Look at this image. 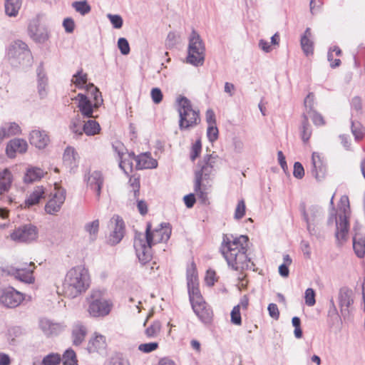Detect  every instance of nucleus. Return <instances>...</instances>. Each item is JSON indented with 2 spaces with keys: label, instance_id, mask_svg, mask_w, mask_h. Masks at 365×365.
<instances>
[{
  "label": "nucleus",
  "instance_id": "nucleus-8",
  "mask_svg": "<svg viewBox=\"0 0 365 365\" xmlns=\"http://www.w3.org/2000/svg\"><path fill=\"white\" fill-rule=\"evenodd\" d=\"M205 48L199 34L192 31L189 41L187 61L194 66H202L205 61Z\"/></svg>",
  "mask_w": 365,
  "mask_h": 365
},
{
  "label": "nucleus",
  "instance_id": "nucleus-38",
  "mask_svg": "<svg viewBox=\"0 0 365 365\" xmlns=\"http://www.w3.org/2000/svg\"><path fill=\"white\" fill-rule=\"evenodd\" d=\"M1 128L4 131L6 138L19 135L21 133V127L14 122L5 123Z\"/></svg>",
  "mask_w": 365,
  "mask_h": 365
},
{
  "label": "nucleus",
  "instance_id": "nucleus-19",
  "mask_svg": "<svg viewBox=\"0 0 365 365\" xmlns=\"http://www.w3.org/2000/svg\"><path fill=\"white\" fill-rule=\"evenodd\" d=\"M65 199V191L62 190H56L53 197L46 204V212L48 214H54L58 212L63 204Z\"/></svg>",
  "mask_w": 365,
  "mask_h": 365
},
{
  "label": "nucleus",
  "instance_id": "nucleus-59",
  "mask_svg": "<svg viewBox=\"0 0 365 365\" xmlns=\"http://www.w3.org/2000/svg\"><path fill=\"white\" fill-rule=\"evenodd\" d=\"M245 213V204L243 200L239 201L235 208V218L241 219L244 217Z\"/></svg>",
  "mask_w": 365,
  "mask_h": 365
},
{
  "label": "nucleus",
  "instance_id": "nucleus-32",
  "mask_svg": "<svg viewBox=\"0 0 365 365\" xmlns=\"http://www.w3.org/2000/svg\"><path fill=\"white\" fill-rule=\"evenodd\" d=\"M87 331L84 326L76 325L72 330L73 343L74 345H80L85 339Z\"/></svg>",
  "mask_w": 365,
  "mask_h": 365
},
{
  "label": "nucleus",
  "instance_id": "nucleus-49",
  "mask_svg": "<svg viewBox=\"0 0 365 365\" xmlns=\"http://www.w3.org/2000/svg\"><path fill=\"white\" fill-rule=\"evenodd\" d=\"M202 150V143L200 139L197 140L195 143L192 144L190 150V159L192 161H195L196 158L200 156Z\"/></svg>",
  "mask_w": 365,
  "mask_h": 365
},
{
  "label": "nucleus",
  "instance_id": "nucleus-58",
  "mask_svg": "<svg viewBox=\"0 0 365 365\" xmlns=\"http://www.w3.org/2000/svg\"><path fill=\"white\" fill-rule=\"evenodd\" d=\"M293 175L297 179H302L304 176V169L301 163H294Z\"/></svg>",
  "mask_w": 365,
  "mask_h": 365
},
{
  "label": "nucleus",
  "instance_id": "nucleus-5",
  "mask_svg": "<svg viewBox=\"0 0 365 365\" xmlns=\"http://www.w3.org/2000/svg\"><path fill=\"white\" fill-rule=\"evenodd\" d=\"M87 93L93 97V104L86 96L79 93L76 97V99L78 100V108L84 117L93 118V110L98 108L103 104V100L99 89L93 83H89L87 86Z\"/></svg>",
  "mask_w": 365,
  "mask_h": 365
},
{
  "label": "nucleus",
  "instance_id": "nucleus-41",
  "mask_svg": "<svg viewBox=\"0 0 365 365\" xmlns=\"http://www.w3.org/2000/svg\"><path fill=\"white\" fill-rule=\"evenodd\" d=\"M135 158V157L130 155H128L125 158L121 157V160L120 162L119 166L125 174L129 175L130 173H132L133 170V161Z\"/></svg>",
  "mask_w": 365,
  "mask_h": 365
},
{
  "label": "nucleus",
  "instance_id": "nucleus-33",
  "mask_svg": "<svg viewBox=\"0 0 365 365\" xmlns=\"http://www.w3.org/2000/svg\"><path fill=\"white\" fill-rule=\"evenodd\" d=\"M78 158V153L72 147H67L63 155V163L70 168L76 165Z\"/></svg>",
  "mask_w": 365,
  "mask_h": 365
},
{
  "label": "nucleus",
  "instance_id": "nucleus-57",
  "mask_svg": "<svg viewBox=\"0 0 365 365\" xmlns=\"http://www.w3.org/2000/svg\"><path fill=\"white\" fill-rule=\"evenodd\" d=\"M207 135L210 141L214 142L218 138V128L216 125H208Z\"/></svg>",
  "mask_w": 365,
  "mask_h": 365
},
{
  "label": "nucleus",
  "instance_id": "nucleus-45",
  "mask_svg": "<svg viewBox=\"0 0 365 365\" xmlns=\"http://www.w3.org/2000/svg\"><path fill=\"white\" fill-rule=\"evenodd\" d=\"M72 6L76 9V11L80 13L81 15H85L89 13L91 11V6L86 1H75L73 3Z\"/></svg>",
  "mask_w": 365,
  "mask_h": 365
},
{
  "label": "nucleus",
  "instance_id": "nucleus-37",
  "mask_svg": "<svg viewBox=\"0 0 365 365\" xmlns=\"http://www.w3.org/2000/svg\"><path fill=\"white\" fill-rule=\"evenodd\" d=\"M100 131L101 126L95 120H88L83 125V133H85L88 136L97 135Z\"/></svg>",
  "mask_w": 365,
  "mask_h": 365
},
{
  "label": "nucleus",
  "instance_id": "nucleus-23",
  "mask_svg": "<svg viewBox=\"0 0 365 365\" xmlns=\"http://www.w3.org/2000/svg\"><path fill=\"white\" fill-rule=\"evenodd\" d=\"M311 173L317 180H321L325 176L326 167L319 153L314 152L312 155Z\"/></svg>",
  "mask_w": 365,
  "mask_h": 365
},
{
  "label": "nucleus",
  "instance_id": "nucleus-20",
  "mask_svg": "<svg viewBox=\"0 0 365 365\" xmlns=\"http://www.w3.org/2000/svg\"><path fill=\"white\" fill-rule=\"evenodd\" d=\"M187 286L188 294L200 290L197 267L193 261L187 268Z\"/></svg>",
  "mask_w": 365,
  "mask_h": 365
},
{
  "label": "nucleus",
  "instance_id": "nucleus-22",
  "mask_svg": "<svg viewBox=\"0 0 365 365\" xmlns=\"http://www.w3.org/2000/svg\"><path fill=\"white\" fill-rule=\"evenodd\" d=\"M28 144L23 139L16 138L10 140L6 148V153L8 157L13 158L16 153H24L27 150Z\"/></svg>",
  "mask_w": 365,
  "mask_h": 365
},
{
  "label": "nucleus",
  "instance_id": "nucleus-55",
  "mask_svg": "<svg viewBox=\"0 0 365 365\" xmlns=\"http://www.w3.org/2000/svg\"><path fill=\"white\" fill-rule=\"evenodd\" d=\"M118 47L123 55H128L130 53L128 41L125 38H120L118 41Z\"/></svg>",
  "mask_w": 365,
  "mask_h": 365
},
{
  "label": "nucleus",
  "instance_id": "nucleus-1",
  "mask_svg": "<svg viewBox=\"0 0 365 365\" xmlns=\"http://www.w3.org/2000/svg\"><path fill=\"white\" fill-rule=\"evenodd\" d=\"M171 235V228L168 225L152 229L150 223L146 226L145 235H138L134 240V247L139 260L145 264L152 259V246L167 242Z\"/></svg>",
  "mask_w": 365,
  "mask_h": 365
},
{
  "label": "nucleus",
  "instance_id": "nucleus-14",
  "mask_svg": "<svg viewBox=\"0 0 365 365\" xmlns=\"http://www.w3.org/2000/svg\"><path fill=\"white\" fill-rule=\"evenodd\" d=\"M338 298L341 314L345 319L349 314V307L354 303V292L346 287H341L339 289Z\"/></svg>",
  "mask_w": 365,
  "mask_h": 365
},
{
  "label": "nucleus",
  "instance_id": "nucleus-2",
  "mask_svg": "<svg viewBox=\"0 0 365 365\" xmlns=\"http://www.w3.org/2000/svg\"><path fill=\"white\" fill-rule=\"evenodd\" d=\"M248 242L249 237L246 235H240L238 237L223 235L220 247L221 253L232 268L238 269L248 267L250 259L246 255Z\"/></svg>",
  "mask_w": 365,
  "mask_h": 365
},
{
  "label": "nucleus",
  "instance_id": "nucleus-21",
  "mask_svg": "<svg viewBox=\"0 0 365 365\" xmlns=\"http://www.w3.org/2000/svg\"><path fill=\"white\" fill-rule=\"evenodd\" d=\"M46 197V189L43 186H36L29 191L24 201V207L29 208L38 205L41 200Z\"/></svg>",
  "mask_w": 365,
  "mask_h": 365
},
{
  "label": "nucleus",
  "instance_id": "nucleus-35",
  "mask_svg": "<svg viewBox=\"0 0 365 365\" xmlns=\"http://www.w3.org/2000/svg\"><path fill=\"white\" fill-rule=\"evenodd\" d=\"M46 173V172L38 168H29L25 174L24 181L26 182H33L40 180Z\"/></svg>",
  "mask_w": 365,
  "mask_h": 365
},
{
  "label": "nucleus",
  "instance_id": "nucleus-11",
  "mask_svg": "<svg viewBox=\"0 0 365 365\" xmlns=\"http://www.w3.org/2000/svg\"><path fill=\"white\" fill-rule=\"evenodd\" d=\"M27 262L19 264L15 268H12L9 273L14 277L15 279L25 282L31 284L34 282V270L36 265L33 262H30L28 267H26Z\"/></svg>",
  "mask_w": 365,
  "mask_h": 365
},
{
  "label": "nucleus",
  "instance_id": "nucleus-7",
  "mask_svg": "<svg viewBox=\"0 0 365 365\" xmlns=\"http://www.w3.org/2000/svg\"><path fill=\"white\" fill-rule=\"evenodd\" d=\"M178 112L180 129L194 127L200 121L199 112L192 108L190 101L186 98H182L180 100Z\"/></svg>",
  "mask_w": 365,
  "mask_h": 365
},
{
  "label": "nucleus",
  "instance_id": "nucleus-40",
  "mask_svg": "<svg viewBox=\"0 0 365 365\" xmlns=\"http://www.w3.org/2000/svg\"><path fill=\"white\" fill-rule=\"evenodd\" d=\"M334 52L335 53V55L336 56H340L342 54L341 50L338 46H334L333 48H331L327 53V60L330 63V66L332 68H335L340 66L341 64V60L339 58H336L334 62L333 61V56H334Z\"/></svg>",
  "mask_w": 365,
  "mask_h": 365
},
{
  "label": "nucleus",
  "instance_id": "nucleus-15",
  "mask_svg": "<svg viewBox=\"0 0 365 365\" xmlns=\"http://www.w3.org/2000/svg\"><path fill=\"white\" fill-rule=\"evenodd\" d=\"M112 232L110 235V242L115 245L119 243L125 233V223L118 215H114L110 220Z\"/></svg>",
  "mask_w": 365,
  "mask_h": 365
},
{
  "label": "nucleus",
  "instance_id": "nucleus-44",
  "mask_svg": "<svg viewBox=\"0 0 365 365\" xmlns=\"http://www.w3.org/2000/svg\"><path fill=\"white\" fill-rule=\"evenodd\" d=\"M61 361V355L58 354H50L46 356L42 360L43 365H58Z\"/></svg>",
  "mask_w": 365,
  "mask_h": 365
},
{
  "label": "nucleus",
  "instance_id": "nucleus-12",
  "mask_svg": "<svg viewBox=\"0 0 365 365\" xmlns=\"http://www.w3.org/2000/svg\"><path fill=\"white\" fill-rule=\"evenodd\" d=\"M37 230L36 227L29 225L19 227L11 234V238L14 241L20 242H29L37 238Z\"/></svg>",
  "mask_w": 365,
  "mask_h": 365
},
{
  "label": "nucleus",
  "instance_id": "nucleus-54",
  "mask_svg": "<svg viewBox=\"0 0 365 365\" xmlns=\"http://www.w3.org/2000/svg\"><path fill=\"white\" fill-rule=\"evenodd\" d=\"M305 303L309 307H312L315 304V292L313 289L308 288L305 291Z\"/></svg>",
  "mask_w": 365,
  "mask_h": 365
},
{
  "label": "nucleus",
  "instance_id": "nucleus-17",
  "mask_svg": "<svg viewBox=\"0 0 365 365\" xmlns=\"http://www.w3.org/2000/svg\"><path fill=\"white\" fill-rule=\"evenodd\" d=\"M212 169V166L210 163H206L205 165L202 166L199 171L195 173V192L202 202H205L207 200V194L201 187L203 175H208L211 173Z\"/></svg>",
  "mask_w": 365,
  "mask_h": 365
},
{
  "label": "nucleus",
  "instance_id": "nucleus-16",
  "mask_svg": "<svg viewBox=\"0 0 365 365\" xmlns=\"http://www.w3.org/2000/svg\"><path fill=\"white\" fill-rule=\"evenodd\" d=\"M354 231L353 248L357 257L361 258L365 255V228L356 225Z\"/></svg>",
  "mask_w": 365,
  "mask_h": 365
},
{
  "label": "nucleus",
  "instance_id": "nucleus-51",
  "mask_svg": "<svg viewBox=\"0 0 365 365\" xmlns=\"http://www.w3.org/2000/svg\"><path fill=\"white\" fill-rule=\"evenodd\" d=\"M304 106L306 108V110L308 113H311V112L315 110L314 105H315V98L313 93H309L304 99Z\"/></svg>",
  "mask_w": 365,
  "mask_h": 365
},
{
  "label": "nucleus",
  "instance_id": "nucleus-53",
  "mask_svg": "<svg viewBox=\"0 0 365 365\" xmlns=\"http://www.w3.org/2000/svg\"><path fill=\"white\" fill-rule=\"evenodd\" d=\"M231 322L235 325H240L242 322L240 314V305L233 307L231 312Z\"/></svg>",
  "mask_w": 365,
  "mask_h": 365
},
{
  "label": "nucleus",
  "instance_id": "nucleus-56",
  "mask_svg": "<svg viewBox=\"0 0 365 365\" xmlns=\"http://www.w3.org/2000/svg\"><path fill=\"white\" fill-rule=\"evenodd\" d=\"M109 365H130V363L121 354H115L111 358Z\"/></svg>",
  "mask_w": 365,
  "mask_h": 365
},
{
  "label": "nucleus",
  "instance_id": "nucleus-24",
  "mask_svg": "<svg viewBox=\"0 0 365 365\" xmlns=\"http://www.w3.org/2000/svg\"><path fill=\"white\" fill-rule=\"evenodd\" d=\"M29 140L31 145L39 149H43L48 144L49 137L43 130H34L30 133Z\"/></svg>",
  "mask_w": 365,
  "mask_h": 365
},
{
  "label": "nucleus",
  "instance_id": "nucleus-36",
  "mask_svg": "<svg viewBox=\"0 0 365 365\" xmlns=\"http://www.w3.org/2000/svg\"><path fill=\"white\" fill-rule=\"evenodd\" d=\"M21 0H6L5 12L9 16H16L21 6Z\"/></svg>",
  "mask_w": 365,
  "mask_h": 365
},
{
  "label": "nucleus",
  "instance_id": "nucleus-29",
  "mask_svg": "<svg viewBox=\"0 0 365 365\" xmlns=\"http://www.w3.org/2000/svg\"><path fill=\"white\" fill-rule=\"evenodd\" d=\"M328 323L331 327H339L342 323L333 299L330 300V307L328 311Z\"/></svg>",
  "mask_w": 365,
  "mask_h": 365
},
{
  "label": "nucleus",
  "instance_id": "nucleus-46",
  "mask_svg": "<svg viewBox=\"0 0 365 365\" xmlns=\"http://www.w3.org/2000/svg\"><path fill=\"white\" fill-rule=\"evenodd\" d=\"M64 365H77V359L74 351L67 350L63 356Z\"/></svg>",
  "mask_w": 365,
  "mask_h": 365
},
{
  "label": "nucleus",
  "instance_id": "nucleus-28",
  "mask_svg": "<svg viewBox=\"0 0 365 365\" xmlns=\"http://www.w3.org/2000/svg\"><path fill=\"white\" fill-rule=\"evenodd\" d=\"M151 316L150 314L145 322H144V326L146 327L145 330V334L148 338H155L158 336L161 331L162 323L159 320H154L150 324L148 323V319Z\"/></svg>",
  "mask_w": 365,
  "mask_h": 365
},
{
  "label": "nucleus",
  "instance_id": "nucleus-3",
  "mask_svg": "<svg viewBox=\"0 0 365 365\" xmlns=\"http://www.w3.org/2000/svg\"><path fill=\"white\" fill-rule=\"evenodd\" d=\"M90 274L84 265H78L70 269L64 278L62 292L65 297L75 298L85 292L90 286Z\"/></svg>",
  "mask_w": 365,
  "mask_h": 365
},
{
  "label": "nucleus",
  "instance_id": "nucleus-34",
  "mask_svg": "<svg viewBox=\"0 0 365 365\" xmlns=\"http://www.w3.org/2000/svg\"><path fill=\"white\" fill-rule=\"evenodd\" d=\"M29 31L36 41L44 42L48 38V32L44 28H38L36 25H31L29 26Z\"/></svg>",
  "mask_w": 365,
  "mask_h": 365
},
{
  "label": "nucleus",
  "instance_id": "nucleus-62",
  "mask_svg": "<svg viewBox=\"0 0 365 365\" xmlns=\"http://www.w3.org/2000/svg\"><path fill=\"white\" fill-rule=\"evenodd\" d=\"M312 118V120L314 125H324L325 122L324 120L323 116L317 112L316 110H314L311 112V113H309Z\"/></svg>",
  "mask_w": 365,
  "mask_h": 365
},
{
  "label": "nucleus",
  "instance_id": "nucleus-30",
  "mask_svg": "<svg viewBox=\"0 0 365 365\" xmlns=\"http://www.w3.org/2000/svg\"><path fill=\"white\" fill-rule=\"evenodd\" d=\"M312 36L311 29L307 28L304 35L301 38V46L306 56L313 53L314 46L311 40Z\"/></svg>",
  "mask_w": 365,
  "mask_h": 365
},
{
  "label": "nucleus",
  "instance_id": "nucleus-9",
  "mask_svg": "<svg viewBox=\"0 0 365 365\" xmlns=\"http://www.w3.org/2000/svg\"><path fill=\"white\" fill-rule=\"evenodd\" d=\"M300 212L303 220L307 223V229L311 235H317L318 233L317 225L322 218V212L320 207L312 205L308 210H306L305 204L301 203Z\"/></svg>",
  "mask_w": 365,
  "mask_h": 365
},
{
  "label": "nucleus",
  "instance_id": "nucleus-47",
  "mask_svg": "<svg viewBox=\"0 0 365 365\" xmlns=\"http://www.w3.org/2000/svg\"><path fill=\"white\" fill-rule=\"evenodd\" d=\"M99 220H96L86 225V230L88 232L92 239L96 238L99 230Z\"/></svg>",
  "mask_w": 365,
  "mask_h": 365
},
{
  "label": "nucleus",
  "instance_id": "nucleus-4",
  "mask_svg": "<svg viewBox=\"0 0 365 365\" xmlns=\"http://www.w3.org/2000/svg\"><path fill=\"white\" fill-rule=\"evenodd\" d=\"M86 312L90 317L104 318L113 309V300L108 298L103 290L93 289L86 298Z\"/></svg>",
  "mask_w": 365,
  "mask_h": 365
},
{
  "label": "nucleus",
  "instance_id": "nucleus-26",
  "mask_svg": "<svg viewBox=\"0 0 365 365\" xmlns=\"http://www.w3.org/2000/svg\"><path fill=\"white\" fill-rule=\"evenodd\" d=\"M106 337L103 335H96L88 344V350L90 353H101L106 349Z\"/></svg>",
  "mask_w": 365,
  "mask_h": 365
},
{
  "label": "nucleus",
  "instance_id": "nucleus-18",
  "mask_svg": "<svg viewBox=\"0 0 365 365\" xmlns=\"http://www.w3.org/2000/svg\"><path fill=\"white\" fill-rule=\"evenodd\" d=\"M336 227L335 237L336 244L338 246H341L348 239L349 224L346 215H340L339 216V221L336 220Z\"/></svg>",
  "mask_w": 365,
  "mask_h": 365
},
{
  "label": "nucleus",
  "instance_id": "nucleus-43",
  "mask_svg": "<svg viewBox=\"0 0 365 365\" xmlns=\"http://www.w3.org/2000/svg\"><path fill=\"white\" fill-rule=\"evenodd\" d=\"M351 129L356 140H360L363 138L365 133V129L360 123L351 121Z\"/></svg>",
  "mask_w": 365,
  "mask_h": 365
},
{
  "label": "nucleus",
  "instance_id": "nucleus-48",
  "mask_svg": "<svg viewBox=\"0 0 365 365\" xmlns=\"http://www.w3.org/2000/svg\"><path fill=\"white\" fill-rule=\"evenodd\" d=\"M129 184L133 188L134 197L137 198L139 195V190L140 187V177L136 175L130 176L129 179Z\"/></svg>",
  "mask_w": 365,
  "mask_h": 365
},
{
  "label": "nucleus",
  "instance_id": "nucleus-42",
  "mask_svg": "<svg viewBox=\"0 0 365 365\" xmlns=\"http://www.w3.org/2000/svg\"><path fill=\"white\" fill-rule=\"evenodd\" d=\"M312 131L309 124V120L305 114H303V120L302 123L301 136L302 140L306 143L310 138Z\"/></svg>",
  "mask_w": 365,
  "mask_h": 365
},
{
  "label": "nucleus",
  "instance_id": "nucleus-63",
  "mask_svg": "<svg viewBox=\"0 0 365 365\" xmlns=\"http://www.w3.org/2000/svg\"><path fill=\"white\" fill-rule=\"evenodd\" d=\"M150 94L152 100L155 103L158 104L162 101L163 96L160 88H153Z\"/></svg>",
  "mask_w": 365,
  "mask_h": 365
},
{
  "label": "nucleus",
  "instance_id": "nucleus-52",
  "mask_svg": "<svg viewBox=\"0 0 365 365\" xmlns=\"http://www.w3.org/2000/svg\"><path fill=\"white\" fill-rule=\"evenodd\" d=\"M159 347L158 342H149L141 344L138 346V350L143 353H150L155 351Z\"/></svg>",
  "mask_w": 365,
  "mask_h": 365
},
{
  "label": "nucleus",
  "instance_id": "nucleus-64",
  "mask_svg": "<svg viewBox=\"0 0 365 365\" xmlns=\"http://www.w3.org/2000/svg\"><path fill=\"white\" fill-rule=\"evenodd\" d=\"M108 18L114 28L120 29L122 27L123 19L120 16L109 14Z\"/></svg>",
  "mask_w": 365,
  "mask_h": 365
},
{
  "label": "nucleus",
  "instance_id": "nucleus-25",
  "mask_svg": "<svg viewBox=\"0 0 365 365\" xmlns=\"http://www.w3.org/2000/svg\"><path fill=\"white\" fill-rule=\"evenodd\" d=\"M135 159L138 169H152L158 166V162L150 153H143Z\"/></svg>",
  "mask_w": 365,
  "mask_h": 365
},
{
  "label": "nucleus",
  "instance_id": "nucleus-61",
  "mask_svg": "<svg viewBox=\"0 0 365 365\" xmlns=\"http://www.w3.org/2000/svg\"><path fill=\"white\" fill-rule=\"evenodd\" d=\"M267 310L269 316L275 319L278 320L279 318V311L276 304L271 303L268 305Z\"/></svg>",
  "mask_w": 365,
  "mask_h": 365
},
{
  "label": "nucleus",
  "instance_id": "nucleus-13",
  "mask_svg": "<svg viewBox=\"0 0 365 365\" xmlns=\"http://www.w3.org/2000/svg\"><path fill=\"white\" fill-rule=\"evenodd\" d=\"M24 299L23 294L13 288L5 289L0 296V302L7 307H16Z\"/></svg>",
  "mask_w": 365,
  "mask_h": 365
},
{
  "label": "nucleus",
  "instance_id": "nucleus-31",
  "mask_svg": "<svg viewBox=\"0 0 365 365\" xmlns=\"http://www.w3.org/2000/svg\"><path fill=\"white\" fill-rule=\"evenodd\" d=\"M12 182V174L11 171L5 168L0 172V195L7 192Z\"/></svg>",
  "mask_w": 365,
  "mask_h": 365
},
{
  "label": "nucleus",
  "instance_id": "nucleus-6",
  "mask_svg": "<svg viewBox=\"0 0 365 365\" xmlns=\"http://www.w3.org/2000/svg\"><path fill=\"white\" fill-rule=\"evenodd\" d=\"M191 307L198 317L205 324H209L213 318V311L205 300L200 290L188 294Z\"/></svg>",
  "mask_w": 365,
  "mask_h": 365
},
{
  "label": "nucleus",
  "instance_id": "nucleus-39",
  "mask_svg": "<svg viewBox=\"0 0 365 365\" xmlns=\"http://www.w3.org/2000/svg\"><path fill=\"white\" fill-rule=\"evenodd\" d=\"M88 75L83 72L81 69L76 74L73 76L72 82L78 88H86L87 91Z\"/></svg>",
  "mask_w": 365,
  "mask_h": 365
},
{
  "label": "nucleus",
  "instance_id": "nucleus-10",
  "mask_svg": "<svg viewBox=\"0 0 365 365\" xmlns=\"http://www.w3.org/2000/svg\"><path fill=\"white\" fill-rule=\"evenodd\" d=\"M7 56L14 63H21L31 57V52L28 46L23 41L17 40L14 41L8 48Z\"/></svg>",
  "mask_w": 365,
  "mask_h": 365
},
{
  "label": "nucleus",
  "instance_id": "nucleus-60",
  "mask_svg": "<svg viewBox=\"0 0 365 365\" xmlns=\"http://www.w3.org/2000/svg\"><path fill=\"white\" fill-rule=\"evenodd\" d=\"M71 131L78 135L83 134V126L81 125V120L79 119L73 120L70 126Z\"/></svg>",
  "mask_w": 365,
  "mask_h": 365
},
{
  "label": "nucleus",
  "instance_id": "nucleus-50",
  "mask_svg": "<svg viewBox=\"0 0 365 365\" xmlns=\"http://www.w3.org/2000/svg\"><path fill=\"white\" fill-rule=\"evenodd\" d=\"M218 280L216 272L212 269H209L206 272L205 277V282L209 287H212L216 282Z\"/></svg>",
  "mask_w": 365,
  "mask_h": 365
},
{
  "label": "nucleus",
  "instance_id": "nucleus-27",
  "mask_svg": "<svg viewBox=\"0 0 365 365\" xmlns=\"http://www.w3.org/2000/svg\"><path fill=\"white\" fill-rule=\"evenodd\" d=\"M103 184V178L102 173L99 171L92 172L88 178V185L92 190L96 191L97 197L101 195V187Z\"/></svg>",
  "mask_w": 365,
  "mask_h": 365
}]
</instances>
